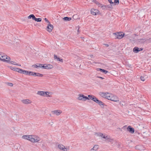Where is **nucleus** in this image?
Wrapping results in <instances>:
<instances>
[{
    "mask_svg": "<svg viewBox=\"0 0 151 151\" xmlns=\"http://www.w3.org/2000/svg\"><path fill=\"white\" fill-rule=\"evenodd\" d=\"M9 63H10L12 64H14V65H16V63H17L16 62H14V61H10L9 62Z\"/></svg>",
    "mask_w": 151,
    "mask_h": 151,
    "instance_id": "nucleus-38",
    "label": "nucleus"
},
{
    "mask_svg": "<svg viewBox=\"0 0 151 151\" xmlns=\"http://www.w3.org/2000/svg\"><path fill=\"white\" fill-rule=\"evenodd\" d=\"M112 96V95L111 94H110L109 93H108V94H107V96L106 97V99L109 100H111V97Z\"/></svg>",
    "mask_w": 151,
    "mask_h": 151,
    "instance_id": "nucleus-22",
    "label": "nucleus"
},
{
    "mask_svg": "<svg viewBox=\"0 0 151 151\" xmlns=\"http://www.w3.org/2000/svg\"><path fill=\"white\" fill-rule=\"evenodd\" d=\"M35 76H37L42 77L43 76V74H40L39 73H36V75Z\"/></svg>",
    "mask_w": 151,
    "mask_h": 151,
    "instance_id": "nucleus-30",
    "label": "nucleus"
},
{
    "mask_svg": "<svg viewBox=\"0 0 151 151\" xmlns=\"http://www.w3.org/2000/svg\"><path fill=\"white\" fill-rule=\"evenodd\" d=\"M36 75V73L32 71H29V75L35 76Z\"/></svg>",
    "mask_w": 151,
    "mask_h": 151,
    "instance_id": "nucleus-29",
    "label": "nucleus"
},
{
    "mask_svg": "<svg viewBox=\"0 0 151 151\" xmlns=\"http://www.w3.org/2000/svg\"><path fill=\"white\" fill-rule=\"evenodd\" d=\"M16 65H19V66H21V65L19 64H17V63H16Z\"/></svg>",
    "mask_w": 151,
    "mask_h": 151,
    "instance_id": "nucleus-52",
    "label": "nucleus"
},
{
    "mask_svg": "<svg viewBox=\"0 0 151 151\" xmlns=\"http://www.w3.org/2000/svg\"><path fill=\"white\" fill-rule=\"evenodd\" d=\"M42 68L47 69H51L53 68V66L50 64H42Z\"/></svg>",
    "mask_w": 151,
    "mask_h": 151,
    "instance_id": "nucleus-4",
    "label": "nucleus"
},
{
    "mask_svg": "<svg viewBox=\"0 0 151 151\" xmlns=\"http://www.w3.org/2000/svg\"><path fill=\"white\" fill-rule=\"evenodd\" d=\"M108 1L111 4V5H112V6H114V3L112 1V0H108Z\"/></svg>",
    "mask_w": 151,
    "mask_h": 151,
    "instance_id": "nucleus-34",
    "label": "nucleus"
},
{
    "mask_svg": "<svg viewBox=\"0 0 151 151\" xmlns=\"http://www.w3.org/2000/svg\"><path fill=\"white\" fill-rule=\"evenodd\" d=\"M114 34L116 35V37L118 39L122 38L124 36V34H122L121 32H118L114 33Z\"/></svg>",
    "mask_w": 151,
    "mask_h": 151,
    "instance_id": "nucleus-5",
    "label": "nucleus"
},
{
    "mask_svg": "<svg viewBox=\"0 0 151 151\" xmlns=\"http://www.w3.org/2000/svg\"><path fill=\"white\" fill-rule=\"evenodd\" d=\"M35 20L37 22H40L41 21L42 19L40 18H37L35 17Z\"/></svg>",
    "mask_w": 151,
    "mask_h": 151,
    "instance_id": "nucleus-31",
    "label": "nucleus"
},
{
    "mask_svg": "<svg viewBox=\"0 0 151 151\" xmlns=\"http://www.w3.org/2000/svg\"><path fill=\"white\" fill-rule=\"evenodd\" d=\"M47 31L49 32H50L52 31V29L53 28V25L49 23L47 27Z\"/></svg>",
    "mask_w": 151,
    "mask_h": 151,
    "instance_id": "nucleus-7",
    "label": "nucleus"
},
{
    "mask_svg": "<svg viewBox=\"0 0 151 151\" xmlns=\"http://www.w3.org/2000/svg\"><path fill=\"white\" fill-rule=\"evenodd\" d=\"M140 78L141 81H145V78L143 76H141Z\"/></svg>",
    "mask_w": 151,
    "mask_h": 151,
    "instance_id": "nucleus-37",
    "label": "nucleus"
},
{
    "mask_svg": "<svg viewBox=\"0 0 151 151\" xmlns=\"http://www.w3.org/2000/svg\"><path fill=\"white\" fill-rule=\"evenodd\" d=\"M108 72V71L106 70H105V72H104V73L106 74Z\"/></svg>",
    "mask_w": 151,
    "mask_h": 151,
    "instance_id": "nucleus-48",
    "label": "nucleus"
},
{
    "mask_svg": "<svg viewBox=\"0 0 151 151\" xmlns=\"http://www.w3.org/2000/svg\"><path fill=\"white\" fill-rule=\"evenodd\" d=\"M44 20L46 22L48 23L49 24L50 23L49 21L48 20V19L46 18H45L44 19Z\"/></svg>",
    "mask_w": 151,
    "mask_h": 151,
    "instance_id": "nucleus-43",
    "label": "nucleus"
},
{
    "mask_svg": "<svg viewBox=\"0 0 151 151\" xmlns=\"http://www.w3.org/2000/svg\"><path fill=\"white\" fill-rule=\"evenodd\" d=\"M10 58L9 57H8L7 56H6V58H5V59H4V58H2L1 59V60L6 62L8 63H9V62L10 61Z\"/></svg>",
    "mask_w": 151,
    "mask_h": 151,
    "instance_id": "nucleus-14",
    "label": "nucleus"
},
{
    "mask_svg": "<svg viewBox=\"0 0 151 151\" xmlns=\"http://www.w3.org/2000/svg\"><path fill=\"white\" fill-rule=\"evenodd\" d=\"M42 64H37L34 65V67L35 68H37L38 67H40L42 68Z\"/></svg>",
    "mask_w": 151,
    "mask_h": 151,
    "instance_id": "nucleus-25",
    "label": "nucleus"
},
{
    "mask_svg": "<svg viewBox=\"0 0 151 151\" xmlns=\"http://www.w3.org/2000/svg\"><path fill=\"white\" fill-rule=\"evenodd\" d=\"M88 98L89 99H91L93 101H94L96 97L92 95H88Z\"/></svg>",
    "mask_w": 151,
    "mask_h": 151,
    "instance_id": "nucleus-20",
    "label": "nucleus"
},
{
    "mask_svg": "<svg viewBox=\"0 0 151 151\" xmlns=\"http://www.w3.org/2000/svg\"><path fill=\"white\" fill-rule=\"evenodd\" d=\"M98 6L99 7H100V8H101V6H102L103 5L102 4H100V3H98Z\"/></svg>",
    "mask_w": 151,
    "mask_h": 151,
    "instance_id": "nucleus-42",
    "label": "nucleus"
},
{
    "mask_svg": "<svg viewBox=\"0 0 151 151\" xmlns=\"http://www.w3.org/2000/svg\"><path fill=\"white\" fill-rule=\"evenodd\" d=\"M127 130L131 133H133L134 132V128L131 127L129 126L127 128Z\"/></svg>",
    "mask_w": 151,
    "mask_h": 151,
    "instance_id": "nucleus-8",
    "label": "nucleus"
},
{
    "mask_svg": "<svg viewBox=\"0 0 151 151\" xmlns=\"http://www.w3.org/2000/svg\"><path fill=\"white\" fill-rule=\"evenodd\" d=\"M146 40L145 39H141L139 40L138 42H139L140 43H143Z\"/></svg>",
    "mask_w": 151,
    "mask_h": 151,
    "instance_id": "nucleus-28",
    "label": "nucleus"
},
{
    "mask_svg": "<svg viewBox=\"0 0 151 151\" xmlns=\"http://www.w3.org/2000/svg\"><path fill=\"white\" fill-rule=\"evenodd\" d=\"M58 147L60 150L63 151H68L69 149V147L66 146V147L62 144H59L58 145Z\"/></svg>",
    "mask_w": 151,
    "mask_h": 151,
    "instance_id": "nucleus-2",
    "label": "nucleus"
},
{
    "mask_svg": "<svg viewBox=\"0 0 151 151\" xmlns=\"http://www.w3.org/2000/svg\"><path fill=\"white\" fill-rule=\"evenodd\" d=\"M93 1L96 4H98V3H99L96 0H93Z\"/></svg>",
    "mask_w": 151,
    "mask_h": 151,
    "instance_id": "nucleus-46",
    "label": "nucleus"
},
{
    "mask_svg": "<svg viewBox=\"0 0 151 151\" xmlns=\"http://www.w3.org/2000/svg\"><path fill=\"white\" fill-rule=\"evenodd\" d=\"M110 100L115 102H117L119 101V99L116 96H113V95L111 97V99Z\"/></svg>",
    "mask_w": 151,
    "mask_h": 151,
    "instance_id": "nucleus-13",
    "label": "nucleus"
},
{
    "mask_svg": "<svg viewBox=\"0 0 151 151\" xmlns=\"http://www.w3.org/2000/svg\"><path fill=\"white\" fill-rule=\"evenodd\" d=\"M78 32H79V29H78Z\"/></svg>",
    "mask_w": 151,
    "mask_h": 151,
    "instance_id": "nucleus-54",
    "label": "nucleus"
},
{
    "mask_svg": "<svg viewBox=\"0 0 151 151\" xmlns=\"http://www.w3.org/2000/svg\"><path fill=\"white\" fill-rule=\"evenodd\" d=\"M96 70L97 71H101V72L102 73H104L105 72V70L104 69H101V68H97L96 69Z\"/></svg>",
    "mask_w": 151,
    "mask_h": 151,
    "instance_id": "nucleus-27",
    "label": "nucleus"
},
{
    "mask_svg": "<svg viewBox=\"0 0 151 151\" xmlns=\"http://www.w3.org/2000/svg\"><path fill=\"white\" fill-rule=\"evenodd\" d=\"M63 19L65 21H70L71 19V18L70 17H66L63 18Z\"/></svg>",
    "mask_w": 151,
    "mask_h": 151,
    "instance_id": "nucleus-23",
    "label": "nucleus"
},
{
    "mask_svg": "<svg viewBox=\"0 0 151 151\" xmlns=\"http://www.w3.org/2000/svg\"><path fill=\"white\" fill-rule=\"evenodd\" d=\"M101 8L103 10H106L107 9L106 5H103L101 6Z\"/></svg>",
    "mask_w": 151,
    "mask_h": 151,
    "instance_id": "nucleus-33",
    "label": "nucleus"
},
{
    "mask_svg": "<svg viewBox=\"0 0 151 151\" xmlns=\"http://www.w3.org/2000/svg\"><path fill=\"white\" fill-rule=\"evenodd\" d=\"M99 11L98 10L96 9H91V14L93 15H96L99 12Z\"/></svg>",
    "mask_w": 151,
    "mask_h": 151,
    "instance_id": "nucleus-6",
    "label": "nucleus"
},
{
    "mask_svg": "<svg viewBox=\"0 0 151 151\" xmlns=\"http://www.w3.org/2000/svg\"><path fill=\"white\" fill-rule=\"evenodd\" d=\"M98 78H100L102 79H104V78H103L102 77H99V76H98L97 77Z\"/></svg>",
    "mask_w": 151,
    "mask_h": 151,
    "instance_id": "nucleus-50",
    "label": "nucleus"
},
{
    "mask_svg": "<svg viewBox=\"0 0 151 151\" xmlns=\"http://www.w3.org/2000/svg\"><path fill=\"white\" fill-rule=\"evenodd\" d=\"M107 9H109V10L112 9V5L111 4L106 5Z\"/></svg>",
    "mask_w": 151,
    "mask_h": 151,
    "instance_id": "nucleus-26",
    "label": "nucleus"
},
{
    "mask_svg": "<svg viewBox=\"0 0 151 151\" xmlns=\"http://www.w3.org/2000/svg\"><path fill=\"white\" fill-rule=\"evenodd\" d=\"M32 14L30 15L28 17V19H30L32 18Z\"/></svg>",
    "mask_w": 151,
    "mask_h": 151,
    "instance_id": "nucleus-45",
    "label": "nucleus"
},
{
    "mask_svg": "<svg viewBox=\"0 0 151 151\" xmlns=\"http://www.w3.org/2000/svg\"><path fill=\"white\" fill-rule=\"evenodd\" d=\"M120 104L121 105L123 106V105H125V103H124V102H120Z\"/></svg>",
    "mask_w": 151,
    "mask_h": 151,
    "instance_id": "nucleus-41",
    "label": "nucleus"
},
{
    "mask_svg": "<svg viewBox=\"0 0 151 151\" xmlns=\"http://www.w3.org/2000/svg\"><path fill=\"white\" fill-rule=\"evenodd\" d=\"M14 71L20 73H22V69L19 68H15L14 69Z\"/></svg>",
    "mask_w": 151,
    "mask_h": 151,
    "instance_id": "nucleus-24",
    "label": "nucleus"
},
{
    "mask_svg": "<svg viewBox=\"0 0 151 151\" xmlns=\"http://www.w3.org/2000/svg\"><path fill=\"white\" fill-rule=\"evenodd\" d=\"M98 148H99L98 145H96L94 146L93 147V148H91L90 150V151H92V150H94L96 151V150H97L98 149Z\"/></svg>",
    "mask_w": 151,
    "mask_h": 151,
    "instance_id": "nucleus-18",
    "label": "nucleus"
},
{
    "mask_svg": "<svg viewBox=\"0 0 151 151\" xmlns=\"http://www.w3.org/2000/svg\"><path fill=\"white\" fill-rule=\"evenodd\" d=\"M99 136L101 137H102L103 136H105L103 134L101 133H99Z\"/></svg>",
    "mask_w": 151,
    "mask_h": 151,
    "instance_id": "nucleus-44",
    "label": "nucleus"
},
{
    "mask_svg": "<svg viewBox=\"0 0 151 151\" xmlns=\"http://www.w3.org/2000/svg\"><path fill=\"white\" fill-rule=\"evenodd\" d=\"M114 5H115L117 4H118L119 3V0H114Z\"/></svg>",
    "mask_w": 151,
    "mask_h": 151,
    "instance_id": "nucleus-32",
    "label": "nucleus"
},
{
    "mask_svg": "<svg viewBox=\"0 0 151 151\" xmlns=\"http://www.w3.org/2000/svg\"><path fill=\"white\" fill-rule=\"evenodd\" d=\"M54 58L55 59H57V61H60L61 62H63V60L62 59H60L59 57L55 55H54Z\"/></svg>",
    "mask_w": 151,
    "mask_h": 151,
    "instance_id": "nucleus-16",
    "label": "nucleus"
},
{
    "mask_svg": "<svg viewBox=\"0 0 151 151\" xmlns=\"http://www.w3.org/2000/svg\"><path fill=\"white\" fill-rule=\"evenodd\" d=\"M78 100H81L83 101H85L86 100H89V99L88 97L82 94H79L78 95Z\"/></svg>",
    "mask_w": 151,
    "mask_h": 151,
    "instance_id": "nucleus-3",
    "label": "nucleus"
},
{
    "mask_svg": "<svg viewBox=\"0 0 151 151\" xmlns=\"http://www.w3.org/2000/svg\"><path fill=\"white\" fill-rule=\"evenodd\" d=\"M143 49L141 48H138L137 47H134L133 49V51L135 53H137L139 52L142 50Z\"/></svg>",
    "mask_w": 151,
    "mask_h": 151,
    "instance_id": "nucleus-9",
    "label": "nucleus"
},
{
    "mask_svg": "<svg viewBox=\"0 0 151 151\" xmlns=\"http://www.w3.org/2000/svg\"><path fill=\"white\" fill-rule=\"evenodd\" d=\"M7 56L6 55H5L3 54H0V60H1L2 58H4L5 59V58Z\"/></svg>",
    "mask_w": 151,
    "mask_h": 151,
    "instance_id": "nucleus-21",
    "label": "nucleus"
},
{
    "mask_svg": "<svg viewBox=\"0 0 151 151\" xmlns=\"http://www.w3.org/2000/svg\"><path fill=\"white\" fill-rule=\"evenodd\" d=\"M29 71L22 69V71L21 73H23L24 74L29 75Z\"/></svg>",
    "mask_w": 151,
    "mask_h": 151,
    "instance_id": "nucleus-19",
    "label": "nucleus"
},
{
    "mask_svg": "<svg viewBox=\"0 0 151 151\" xmlns=\"http://www.w3.org/2000/svg\"><path fill=\"white\" fill-rule=\"evenodd\" d=\"M126 128V126H124L122 127V129H125V128Z\"/></svg>",
    "mask_w": 151,
    "mask_h": 151,
    "instance_id": "nucleus-49",
    "label": "nucleus"
},
{
    "mask_svg": "<svg viewBox=\"0 0 151 151\" xmlns=\"http://www.w3.org/2000/svg\"><path fill=\"white\" fill-rule=\"evenodd\" d=\"M45 92L43 91H38L37 92V94L42 96H44L45 95Z\"/></svg>",
    "mask_w": 151,
    "mask_h": 151,
    "instance_id": "nucleus-17",
    "label": "nucleus"
},
{
    "mask_svg": "<svg viewBox=\"0 0 151 151\" xmlns=\"http://www.w3.org/2000/svg\"><path fill=\"white\" fill-rule=\"evenodd\" d=\"M150 71H151V68H150Z\"/></svg>",
    "mask_w": 151,
    "mask_h": 151,
    "instance_id": "nucleus-55",
    "label": "nucleus"
},
{
    "mask_svg": "<svg viewBox=\"0 0 151 151\" xmlns=\"http://www.w3.org/2000/svg\"><path fill=\"white\" fill-rule=\"evenodd\" d=\"M35 17L34 15L33 14H32L31 18H32L33 20H35Z\"/></svg>",
    "mask_w": 151,
    "mask_h": 151,
    "instance_id": "nucleus-40",
    "label": "nucleus"
},
{
    "mask_svg": "<svg viewBox=\"0 0 151 151\" xmlns=\"http://www.w3.org/2000/svg\"><path fill=\"white\" fill-rule=\"evenodd\" d=\"M138 147V146H135V148L136 149H137V147Z\"/></svg>",
    "mask_w": 151,
    "mask_h": 151,
    "instance_id": "nucleus-53",
    "label": "nucleus"
},
{
    "mask_svg": "<svg viewBox=\"0 0 151 151\" xmlns=\"http://www.w3.org/2000/svg\"><path fill=\"white\" fill-rule=\"evenodd\" d=\"M108 93H104L101 92L99 93V95L101 97L106 98V97L107 96V94H108Z\"/></svg>",
    "mask_w": 151,
    "mask_h": 151,
    "instance_id": "nucleus-12",
    "label": "nucleus"
},
{
    "mask_svg": "<svg viewBox=\"0 0 151 151\" xmlns=\"http://www.w3.org/2000/svg\"><path fill=\"white\" fill-rule=\"evenodd\" d=\"M103 138L105 139L106 140H108V141L109 140V137L107 136H103Z\"/></svg>",
    "mask_w": 151,
    "mask_h": 151,
    "instance_id": "nucleus-36",
    "label": "nucleus"
},
{
    "mask_svg": "<svg viewBox=\"0 0 151 151\" xmlns=\"http://www.w3.org/2000/svg\"><path fill=\"white\" fill-rule=\"evenodd\" d=\"M24 139L29 140L33 142H37L40 140V138L37 136L34 135H25L22 137Z\"/></svg>",
    "mask_w": 151,
    "mask_h": 151,
    "instance_id": "nucleus-1",
    "label": "nucleus"
},
{
    "mask_svg": "<svg viewBox=\"0 0 151 151\" xmlns=\"http://www.w3.org/2000/svg\"><path fill=\"white\" fill-rule=\"evenodd\" d=\"M93 101L99 104L100 106L103 105L104 104L101 101L99 100L96 97Z\"/></svg>",
    "mask_w": 151,
    "mask_h": 151,
    "instance_id": "nucleus-11",
    "label": "nucleus"
},
{
    "mask_svg": "<svg viewBox=\"0 0 151 151\" xmlns=\"http://www.w3.org/2000/svg\"><path fill=\"white\" fill-rule=\"evenodd\" d=\"M22 102L25 104H28L31 103V101L29 99H24L22 100Z\"/></svg>",
    "mask_w": 151,
    "mask_h": 151,
    "instance_id": "nucleus-15",
    "label": "nucleus"
},
{
    "mask_svg": "<svg viewBox=\"0 0 151 151\" xmlns=\"http://www.w3.org/2000/svg\"><path fill=\"white\" fill-rule=\"evenodd\" d=\"M50 93H49L48 92H45V95H46V96L47 97H51V96L50 95H49V94Z\"/></svg>",
    "mask_w": 151,
    "mask_h": 151,
    "instance_id": "nucleus-35",
    "label": "nucleus"
},
{
    "mask_svg": "<svg viewBox=\"0 0 151 151\" xmlns=\"http://www.w3.org/2000/svg\"><path fill=\"white\" fill-rule=\"evenodd\" d=\"M10 69L14 71V69H15V68H14V67H10Z\"/></svg>",
    "mask_w": 151,
    "mask_h": 151,
    "instance_id": "nucleus-47",
    "label": "nucleus"
},
{
    "mask_svg": "<svg viewBox=\"0 0 151 151\" xmlns=\"http://www.w3.org/2000/svg\"><path fill=\"white\" fill-rule=\"evenodd\" d=\"M52 113L57 116H58L62 113V111L60 110H56L52 111Z\"/></svg>",
    "mask_w": 151,
    "mask_h": 151,
    "instance_id": "nucleus-10",
    "label": "nucleus"
},
{
    "mask_svg": "<svg viewBox=\"0 0 151 151\" xmlns=\"http://www.w3.org/2000/svg\"><path fill=\"white\" fill-rule=\"evenodd\" d=\"M7 85L9 86H13V84L12 83H7Z\"/></svg>",
    "mask_w": 151,
    "mask_h": 151,
    "instance_id": "nucleus-39",
    "label": "nucleus"
},
{
    "mask_svg": "<svg viewBox=\"0 0 151 151\" xmlns=\"http://www.w3.org/2000/svg\"><path fill=\"white\" fill-rule=\"evenodd\" d=\"M104 45L107 47H108L109 46V45L108 44H104Z\"/></svg>",
    "mask_w": 151,
    "mask_h": 151,
    "instance_id": "nucleus-51",
    "label": "nucleus"
}]
</instances>
